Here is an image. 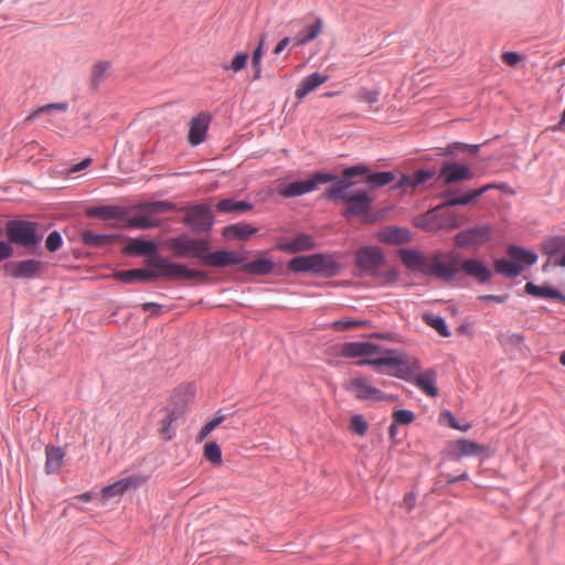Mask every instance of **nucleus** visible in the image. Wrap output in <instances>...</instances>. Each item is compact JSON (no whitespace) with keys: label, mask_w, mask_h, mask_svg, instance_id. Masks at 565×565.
I'll return each instance as SVG.
<instances>
[{"label":"nucleus","mask_w":565,"mask_h":565,"mask_svg":"<svg viewBox=\"0 0 565 565\" xmlns=\"http://www.w3.org/2000/svg\"><path fill=\"white\" fill-rule=\"evenodd\" d=\"M358 365L388 366L391 370L386 372L387 375L414 384L430 397L438 395L436 371L429 369L418 376H414V371L420 369L419 362L414 360L409 363L407 354L404 351L394 349L385 350L383 356L361 360L358 362Z\"/></svg>","instance_id":"obj_1"},{"label":"nucleus","mask_w":565,"mask_h":565,"mask_svg":"<svg viewBox=\"0 0 565 565\" xmlns=\"http://www.w3.org/2000/svg\"><path fill=\"white\" fill-rule=\"evenodd\" d=\"M367 172L369 167L363 163L345 168L341 177L335 174V179L331 181L332 185L323 192L322 198L328 201L344 202L345 209L342 211V216L347 220L369 213L372 209V199L366 190L349 192L355 185L353 179Z\"/></svg>","instance_id":"obj_2"},{"label":"nucleus","mask_w":565,"mask_h":565,"mask_svg":"<svg viewBox=\"0 0 565 565\" xmlns=\"http://www.w3.org/2000/svg\"><path fill=\"white\" fill-rule=\"evenodd\" d=\"M167 248L175 257H193L203 265L226 267L242 264L246 259V250L220 249L210 252V243L204 238H194L186 233L170 237L166 241Z\"/></svg>","instance_id":"obj_3"},{"label":"nucleus","mask_w":565,"mask_h":565,"mask_svg":"<svg viewBox=\"0 0 565 565\" xmlns=\"http://www.w3.org/2000/svg\"><path fill=\"white\" fill-rule=\"evenodd\" d=\"M399 257L411 271H418L426 277H435L445 282L452 281L458 273L455 267L456 257L454 256L448 263H444L439 253H435L430 258H427L418 250L402 248L399 249Z\"/></svg>","instance_id":"obj_4"},{"label":"nucleus","mask_w":565,"mask_h":565,"mask_svg":"<svg viewBox=\"0 0 565 565\" xmlns=\"http://www.w3.org/2000/svg\"><path fill=\"white\" fill-rule=\"evenodd\" d=\"M43 226L39 222L13 218L6 223V234L10 243L30 250L38 249L44 238Z\"/></svg>","instance_id":"obj_5"},{"label":"nucleus","mask_w":565,"mask_h":565,"mask_svg":"<svg viewBox=\"0 0 565 565\" xmlns=\"http://www.w3.org/2000/svg\"><path fill=\"white\" fill-rule=\"evenodd\" d=\"M507 253L511 259L497 258L493 262V268L497 274L509 278L518 277L523 271L524 265L532 266L539 259L535 252L513 244L508 246Z\"/></svg>","instance_id":"obj_6"},{"label":"nucleus","mask_w":565,"mask_h":565,"mask_svg":"<svg viewBox=\"0 0 565 565\" xmlns=\"http://www.w3.org/2000/svg\"><path fill=\"white\" fill-rule=\"evenodd\" d=\"M147 265L158 269V271H156L158 278L169 280H191L205 277L204 271L188 268L184 264L169 262L168 258L161 255L152 259H147Z\"/></svg>","instance_id":"obj_7"},{"label":"nucleus","mask_w":565,"mask_h":565,"mask_svg":"<svg viewBox=\"0 0 565 565\" xmlns=\"http://www.w3.org/2000/svg\"><path fill=\"white\" fill-rule=\"evenodd\" d=\"M334 179L335 174L333 173L317 171L307 180L286 183L278 190V193L282 198H298L311 193L321 184L331 183Z\"/></svg>","instance_id":"obj_8"},{"label":"nucleus","mask_w":565,"mask_h":565,"mask_svg":"<svg viewBox=\"0 0 565 565\" xmlns=\"http://www.w3.org/2000/svg\"><path fill=\"white\" fill-rule=\"evenodd\" d=\"M492 227L486 223L463 228L454 236V244L458 248L479 249L492 239Z\"/></svg>","instance_id":"obj_9"},{"label":"nucleus","mask_w":565,"mask_h":565,"mask_svg":"<svg viewBox=\"0 0 565 565\" xmlns=\"http://www.w3.org/2000/svg\"><path fill=\"white\" fill-rule=\"evenodd\" d=\"M501 186L494 183H488L478 189H468V190H446L441 193V196L445 199L439 205L436 206V211L445 209V207H454L458 205H468L487 191L491 189H500Z\"/></svg>","instance_id":"obj_10"},{"label":"nucleus","mask_w":565,"mask_h":565,"mask_svg":"<svg viewBox=\"0 0 565 565\" xmlns=\"http://www.w3.org/2000/svg\"><path fill=\"white\" fill-rule=\"evenodd\" d=\"M184 224L195 233H209L214 224L210 206L196 204L185 209Z\"/></svg>","instance_id":"obj_11"},{"label":"nucleus","mask_w":565,"mask_h":565,"mask_svg":"<svg viewBox=\"0 0 565 565\" xmlns=\"http://www.w3.org/2000/svg\"><path fill=\"white\" fill-rule=\"evenodd\" d=\"M43 264L40 259L13 260L4 265V274L13 279H35L40 277Z\"/></svg>","instance_id":"obj_12"},{"label":"nucleus","mask_w":565,"mask_h":565,"mask_svg":"<svg viewBox=\"0 0 565 565\" xmlns=\"http://www.w3.org/2000/svg\"><path fill=\"white\" fill-rule=\"evenodd\" d=\"M437 174L445 185L456 184L460 181H469L475 177L472 170L467 163H460L455 160H445Z\"/></svg>","instance_id":"obj_13"},{"label":"nucleus","mask_w":565,"mask_h":565,"mask_svg":"<svg viewBox=\"0 0 565 565\" xmlns=\"http://www.w3.org/2000/svg\"><path fill=\"white\" fill-rule=\"evenodd\" d=\"M344 388L354 394L359 401L380 402L386 398V394L381 390L372 386L366 377H354L344 384Z\"/></svg>","instance_id":"obj_14"},{"label":"nucleus","mask_w":565,"mask_h":565,"mask_svg":"<svg viewBox=\"0 0 565 565\" xmlns=\"http://www.w3.org/2000/svg\"><path fill=\"white\" fill-rule=\"evenodd\" d=\"M355 263L363 271L376 273L385 263V256L376 246H364L356 250Z\"/></svg>","instance_id":"obj_15"},{"label":"nucleus","mask_w":565,"mask_h":565,"mask_svg":"<svg viewBox=\"0 0 565 565\" xmlns=\"http://www.w3.org/2000/svg\"><path fill=\"white\" fill-rule=\"evenodd\" d=\"M455 267L458 271H462V274L467 277L475 278L478 284L483 285L490 281L492 278L491 269L486 265L484 260L479 258H467L463 259L460 264V267Z\"/></svg>","instance_id":"obj_16"},{"label":"nucleus","mask_w":565,"mask_h":565,"mask_svg":"<svg viewBox=\"0 0 565 565\" xmlns=\"http://www.w3.org/2000/svg\"><path fill=\"white\" fill-rule=\"evenodd\" d=\"M312 275L332 278L340 273L339 262L329 254H312Z\"/></svg>","instance_id":"obj_17"},{"label":"nucleus","mask_w":565,"mask_h":565,"mask_svg":"<svg viewBox=\"0 0 565 565\" xmlns=\"http://www.w3.org/2000/svg\"><path fill=\"white\" fill-rule=\"evenodd\" d=\"M122 253L128 256H146L147 259L159 256L156 243L140 237L130 238L129 243L124 246Z\"/></svg>","instance_id":"obj_18"},{"label":"nucleus","mask_w":565,"mask_h":565,"mask_svg":"<svg viewBox=\"0 0 565 565\" xmlns=\"http://www.w3.org/2000/svg\"><path fill=\"white\" fill-rule=\"evenodd\" d=\"M486 449L487 448L484 446L476 441L461 438L449 446V456L454 460H460L463 457L478 456L484 452Z\"/></svg>","instance_id":"obj_19"},{"label":"nucleus","mask_w":565,"mask_h":565,"mask_svg":"<svg viewBox=\"0 0 565 565\" xmlns=\"http://www.w3.org/2000/svg\"><path fill=\"white\" fill-rule=\"evenodd\" d=\"M143 482V478L129 476L127 478H122L109 486H106L102 490V495L104 499L109 500L111 498L122 495L130 488H138Z\"/></svg>","instance_id":"obj_20"},{"label":"nucleus","mask_w":565,"mask_h":565,"mask_svg":"<svg viewBox=\"0 0 565 565\" xmlns=\"http://www.w3.org/2000/svg\"><path fill=\"white\" fill-rule=\"evenodd\" d=\"M380 352V345L373 342H348L344 343L341 349V354L350 359L372 356Z\"/></svg>","instance_id":"obj_21"},{"label":"nucleus","mask_w":565,"mask_h":565,"mask_svg":"<svg viewBox=\"0 0 565 565\" xmlns=\"http://www.w3.org/2000/svg\"><path fill=\"white\" fill-rule=\"evenodd\" d=\"M210 120V115L206 114H200L192 118L188 136L189 142L192 146H199L205 140Z\"/></svg>","instance_id":"obj_22"},{"label":"nucleus","mask_w":565,"mask_h":565,"mask_svg":"<svg viewBox=\"0 0 565 565\" xmlns=\"http://www.w3.org/2000/svg\"><path fill=\"white\" fill-rule=\"evenodd\" d=\"M315 247L316 243L313 237L306 233L297 234L292 239L278 244V249L291 254L311 250Z\"/></svg>","instance_id":"obj_23"},{"label":"nucleus","mask_w":565,"mask_h":565,"mask_svg":"<svg viewBox=\"0 0 565 565\" xmlns=\"http://www.w3.org/2000/svg\"><path fill=\"white\" fill-rule=\"evenodd\" d=\"M114 278L124 284H134L136 281H151L158 279L153 270L146 268H135L129 270H119L114 273Z\"/></svg>","instance_id":"obj_24"},{"label":"nucleus","mask_w":565,"mask_h":565,"mask_svg":"<svg viewBox=\"0 0 565 565\" xmlns=\"http://www.w3.org/2000/svg\"><path fill=\"white\" fill-rule=\"evenodd\" d=\"M132 211H139L138 209H134L132 206H127V216L125 217V222L127 226L130 228H156L160 226V221L157 218H152L150 214L143 212L142 214H131Z\"/></svg>","instance_id":"obj_25"},{"label":"nucleus","mask_w":565,"mask_h":565,"mask_svg":"<svg viewBox=\"0 0 565 565\" xmlns=\"http://www.w3.org/2000/svg\"><path fill=\"white\" fill-rule=\"evenodd\" d=\"M436 172L429 169H419L413 174H402L397 183L394 185L395 189H415L416 186L425 183L429 179L434 178Z\"/></svg>","instance_id":"obj_26"},{"label":"nucleus","mask_w":565,"mask_h":565,"mask_svg":"<svg viewBox=\"0 0 565 565\" xmlns=\"http://www.w3.org/2000/svg\"><path fill=\"white\" fill-rule=\"evenodd\" d=\"M87 215L90 217H99L104 221L118 220L124 221L127 216V206L120 205H99L90 207L87 211Z\"/></svg>","instance_id":"obj_27"},{"label":"nucleus","mask_w":565,"mask_h":565,"mask_svg":"<svg viewBox=\"0 0 565 565\" xmlns=\"http://www.w3.org/2000/svg\"><path fill=\"white\" fill-rule=\"evenodd\" d=\"M379 239L382 243L390 245H398L407 243L412 239V234L408 228L398 226H388L379 232Z\"/></svg>","instance_id":"obj_28"},{"label":"nucleus","mask_w":565,"mask_h":565,"mask_svg":"<svg viewBox=\"0 0 565 565\" xmlns=\"http://www.w3.org/2000/svg\"><path fill=\"white\" fill-rule=\"evenodd\" d=\"M524 291L527 295H531L536 298H548L553 300H558L565 305V295L555 287L550 285L537 286L534 282H526L524 286Z\"/></svg>","instance_id":"obj_29"},{"label":"nucleus","mask_w":565,"mask_h":565,"mask_svg":"<svg viewBox=\"0 0 565 565\" xmlns=\"http://www.w3.org/2000/svg\"><path fill=\"white\" fill-rule=\"evenodd\" d=\"M329 79V76L326 74H321L319 72H313L307 77H305L300 85L297 87L295 92V96L297 99H303L309 93L315 90L320 85L324 84Z\"/></svg>","instance_id":"obj_30"},{"label":"nucleus","mask_w":565,"mask_h":565,"mask_svg":"<svg viewBox=\"0 0 565 565\" xmlns=\"http://www.w3.org/2000/svg\"><path fill=\"white\" fill-rule=\"evenodd\" d=\"M258 228L252 226L248 223L241 222L232 225H227L223 228L222 235L226 241L238 239L246 241L252 235L257 233Z\"/></svg>","instance_id":"obj_31"},{"label":"nucleus","mask_w":565,"mask_h":565,"mask_svg":"<svg viewBox=\"0 0 565 565\" xmlns=\"http://www.w3.org/2000/svg\"><path fill=\"white\" fill-rule=\"evenodd\" d=\"M479 152V145H469L460 141H455L449 145H447L444 148H438V156L447 157V156H454V157H460V156H468V157H476Z\"/></svg>","instance_id":"obj_32"},{"label":"nucleus","mask_w":565,"mask_h":565,"mask_svg":"<svg viewBox=\"0 0 565 565\" xmlns=\"http://www.w3.org/2000/svg\"><path fill=\"white\" fill-rule=\"evenodd\" d=\"M118 234H98L93 231H83L81 239L85 246L102 248L111 245L117 238Z\"/></svg>","instance_id":"obj_33"},{"label":"nucleus","mask_w":565,"mask_h":565,"mask_svg":"<svg viewBox=\"0 0 565 565\" xmlns=\"http://www.w3.org/2000/svg\"><path fill=\"white\" fill-rule=\"evenodd\" d=\"M241 270L253 276H267L273 273L275 264L268 258H258L252 262L244 263Z\"/></svg>","instance_id":"obj_34"},{"label":"nucleus","mask_w":565,"mask_h":565,"mask_svg":"<svg viewBox=\"0 0 565 565\" xmlns=\"http://www.w3.org/2000/svg\"><path fill=\"white\" fill-rule=\"evenodd\" d=\"M134 209H138L142 212H146L150 215H159L167 212H172L177 210V205L170 201H151V202H142L134 205Z\"/></svg>","instance_id":"obj_35"},{"label":"nucleus","mask_w":565,"mask_h":565,"mask_svg":"<svg viewBox=\"0 0 565 565\" xmlns=\"http://www.w3.org/2000/svg\"><path fill=\"white\" fill-rule=\"evenodd\" d=\"M64 451L61 447L46 446L45 448V470L46 473H55L61 469L64 459Z\"/></svg>","instance_id":"obj_36"},{"label":"nucleus","mask_w":565,"mask_h":565,"mask_svg":"<svg viewBox=\"0 0 565 565\" xmlns=\"http://www.w3.org/2000/svg\"><path fill=\"white\" fill-rule=\"evenodd\" d=\"M253 207L254 205L248 201H236L232 198L223 199L216 204V210L222 213H245Z\"/></svg>","instance_id":"obj_37"},{"label":"nucleus","mask_w":565,"mask_h":565,"mask_svg":"<svg viewBox=\"0 0 565 565\" xmlns=\"http://www.w3.org/2000/svg\"><path fill=\"white\" fill-rule=\"evenodd\" d=\"M322 19L317 18L315 23L306 26L303 30H301L294 39V42L296 45H306L307 43L313 41L322 29Z\"/></svg>","instance_id":"obj_38"},{"label":"nucleus","mask_w":565,"mask_h":565,"mask_svg":"<svg viewBox=\"0 0 565 565\" xmlns=\"http://www.w3.org/2000/svg\"><path fill=\"white\" fill-rule=\"evenodd\" d=\"M542 252L548 257L565 253V235L548 236L542 243Z\"/></svg>","instance_id":"obj_39"},{"label":"nucleus","mask_w":565,"mask_h":565,"mask_svg":"<svg viewBox=\"0 0 565 565\" xmlns=\"http://www.w3.org/2000/svg\"><path fill=\"white\" fill-rule=\"evenodd\" d=\"M363 177H365L366 184L372 189L387 185L395 180V173L392 171L371 172L369 169V172Z\"/></svg>","instance_id":"obj_40"},{"label":"nucleus","mask_w":565,"mask_h":565,"mask_svg":"<svg viewBox=\"0 0 565 565\" xmlns=\"http://www.w3.org/2000/svg\"><path fill=\"white\" fill-rule=\"evenodd\" d=\"M312 254L296 256L288 262V269L295 274H312Z\"/></svg>","instance_id":"obj_41"},{"label":"nucleus","mask_w":565,"mask_h":565,"mask_svg":"<svg viewBox=\"0 0 565 565\" xmlns=\"http://www.w3.org/2000/svg\"><path fill=\"white\" fill-rule=\"evenodd\" d=\"M166 416L160 420L159 433L164 440H171L175 436V431L171 428L177 422L178 416L174 409L167 408Z\"/></svg>","instance_id":"obj_42"},{"label":"nucleus","mask_w":565,"mask_h":565,"mask_svg":"<svg viewBox=\"0 0 565 565\" xmlns=\"http://www.w3.org/2000/svg\"><path fill=\"white\" fill-rule=\"evenodd\" d=\"M110 62L108 61H98L96 62L90 72V85L94 88H97L102 81L107 75L108 71L110 70Z\"/></svg>","instance_id":"obj_43"},{"label":"nucleus","mask_w":565,"mask_h":565,"mask_svg":"<svg viewBox=\"0 0 565 565\" xmlns=\"http://www.w3.org/2000/svg\"><path fill=\"white\" fill-rule=\"evenodd\" d=\"M68 109V103H51L43 106L38 107L34 111H32L26 118L25 122H32L39 115L51 113L53 110L65 113Z\"/></svg>","instance_id":"obj_44"},{"label":"nucleus","mask_w":565,"mask_h":565,"mask_svg":"<svg viewBox=\"0 0 565 565\" xmlns=\"http://www.w3.org/2000/svg\"><path fill=\"white\" fill-rule=\"evenodd\" d=\"M265 41H266V36L264 34L260 35L258 45L252 55V67L254 70V79H259L262 77V57L264 54Z\"/></svg>","instance_id":"obj_45"},{"label":"nucleus","mask_w":565,"mask_h":565,"mask_svg":"<svg viewBox=\"0 0 565 565\" xmlns=\"http://www.w3.org/2000/svg\"><path fill=\"white\" fill-rule=\"evenodd\" d=\"M460 225H461V222L454 214L444 216L437 225H433L428 221L425 222V224H423V226L428 230H441V228L455 230V228H459Z\"/></svg>","instance_id":"obj_46"},{"label":"nucleus","mask_w":565,"mask_h":565,"mask_svg":"<svg viewBox=\"0 0 565 565\" xmlns=\"http://www.w3.org/2000/svg\"><path fill=\"white\" fill-rule=\"evenodd\" d=\"M425 321L434 328L440 335L448 338L451 335V332L447 326L446 320L438 315H427L425 317Z\"/></svg>","instance_id":"obj_47"},{"label":"nucleus","mask_w":565,"mask_h":565,"mask_svg":"<svg viewBox=\"0 0 565 565\" xmlns=\"http://www.w3.org/2000/svg\"><path fill=\"white\" fill-rule=\"evenodd\" d=\"M204 457L213 465L222 463V448L216 441L206 443L204 446Z\"/></svg>","instance_id":"obj_48"},{"label":"nucleus","mask_w":565,"mask_h":565,"mask_svg":"<svg viewBox=\"0 0 565 565\" xmlns=\"http://www.w3.org/2000/svg\"><path fill=\"white\" fill-rule=\"evenodd\" d=\"M225 417L224 415H217L215 416L214 418H212L211 420L206 422L204 424V426L200 429L198 436H196V441L198 443H202L203 440H205L207 438V436L218 426L221 425L223 422H224Z\"/></svg>","instance_id":"obj_49"},{"label":"nucleus","mask_w":565,"mask_h":565,"mask_svg":"<svg viewBox=\"0 0 565 565\" xmlns=\"http://www.w3.org/2000/svg\"><path fill=\"white\" fill-rule=\"evenodd\" d=\"M380 95H381L380 89H369L366 87H361L356 92L355 98L359 102H363L369 105H374L379 102Z\"/></svg>","instance_id":"obj_50"},{"label":"nucleus","mask_w":565,"mask_h":565,"mask_svg":"<svg viewBox=\"0 0 565 565\" xmlns=\"http://www.w3.org/2000/svg\"><path fill=\"white\" fill-rule=\"evenodd\" d=\"M248 53L245 52H238L235 54L234 58L232 60L231 64H224L222 67L225 71H232L234 73L241 72L243 68H245L247 61H248Z\"/></svg>","instance_id":"obj_51"},{"label":"nucleus","mask_w":565,"mask_h":565,"mask_svg":"<svg viewBox=\"0 0 565 565\" xmlns=\"http://www.w3.org/2000/svg\"><path fill=\"white\" fill-rule=\"evenodd\" d=\"M63 236L58 231H52L45 239V248L50 253L57 252L63 246Z\"/></svg>","instance_id":"obj_52"},{"label":"nucleus","mask_w":565,"mask_h":565,"mask_svg":"<svg viewBox=\"0 0 565 565\" xmlns=\"http://www.w3.org/2000/svg\"><path fill=\"white\" fill-rule=\"evenodd\" d=\"M369 425L363 415L355 414L351 417L350 429L359 436H364L367 431Z\"/></svg>","instance_id":"obj_53"},{"label":"nucleus","mask_w":565,"mask_h":565,"mask_svg":"<svg viewBox=\"0 0 565 565\" xmlns=\"http://www.w3.org/2000/svg\"><path fill=\"white\" fill-rule=\"evenodd\" d=\"M367 320H337L332 323V328L337 331H344L367 324Z\"/></svg>","instance_id":"obj_54"},{"label":"nucleus","mask_w":565,"mask_h":565,"mask_svg":"<svg viewBox=\"0 0 565 565\" xmlns=\"http://www.w3.org/2000/svg\"><path fill=\"white\" fill-rule=\"evenodd\" d=\"M415 418L414 412L409 409H397L393 413V420L395 423L407 425L411 424Z\"/></svg>","instance_id":"obj_55"},{"label":"nucleus","mask_w":565,"mask_h":565,"mask_svg":"<svg viewBox=\"0 0 565 565\" xmlns=\"http://www.w3.org/2000/svg\"><path fill=\"white\" fill-rule=\"evenodd\" d=\"M509 297H510L509 294L482 295V296H479V300L482 302H487V303H490V302L503 303L509 299Z\"/></svg>","instance_id":"obj_56"},{"label":"nucleus","mask_w":565,"mask_h":565,"mask_svg":"<svg viewBox=\"0 0 565 565\" xmlns=\"http://www.w3.org/2000/svg\"><path fill=\"white\" fill-rule=\"evenodd\" d=\"M13 253H14V249L12 247V243H10L9 241L0 242V262L12 257Z\"/></svg>","instance_id":"obj_57"},{"label":"nucleus","mask_w":565,"mask_h":565,"mask_svg":"<svg viewBox=\"0 0 565 565\" xmlns=\"http://www.w3.org/2000/svg\"><path fill=\"white\" fill-rule=\"evenodd\" d=\"M502 60L508 65L513 66L521 60V55L516 52H504L502 54Z\"/></svg>","instance_id":"obj_58"},{"label":"nucleus","mask_w":565,"mask_h":565,"mask_svg":"<svg viewBox=\"0 0 565 565\" xmlns=\"http://www.w3.org/2000/svg\"><path fill=\"white\" fill-rule=\"evenodd\" d=\"M441 416L448 418L450 427H452L455 429H463V430L467 429V427L461 428L459 422L456 419V417L454 416V414L450 411H448V409L443 411Z\"/></svg>","instance_id":"obj_59"},{"label":"nucleus","mask_w":565,"mask_h":565,"mask_svg":"<svg viewBox=\"0 0 565 565\" xmlns=\"http://www.w3.org/2000/svg\"><path fill=\"white\" fill-rule=\"evenodd\" d=\"M90 163H92V159L90 158H85L81 162L74 164L70 169V172L75 173V172L82 171V170L86 169Z\"/></svg>","instance_id":"obj_60"},{"label":"nucleus","mask_w":565,"mask_h":565,"mask_svg":"<svg viewBox=\"0 0 565 565\" xmlns=\"http://www.w3.org/2000/svg\"><path fill=\"white\" fill-rule=\"evenodd\" d=\"M143 311H151L152 315H159L161 305L156 302H146L141 306Z\"/></svg>","instance_id":"obj_61"},{"label":"nucleus","mask_w":565,"mask_h":565,"mask_svg":"<svg viewBox=\"0 0 565 565\" xmlns=\"http://www.w3.org/2000/svg\"><path fill=\"white\" fill-rule=\"evenodd\" d=\"M290 43V39L288 36L280 40L276 47L274 49V54L279 55Z\"/></svg>","instance_id":"obj_62"},{"label":"nucleus","mask_w":565,"mask_h":565,"mask_svg":"<svg viewBox=\"0 0 565 565\" xmlns=\"http://www.w3.org/2000/svg\"><path fill=\"white\" fill-rule=\"evenodd\" d=\"M416 503V495L414 493H407L404 497V504L407 507L408 510L414 509Z\"/></svg>","instance_id":"obj_63"},{"label":"nucleus","mask_w":565,"mask_h":565,"mask_svg":"<svg viewBox=\"0 0 565 565\" xmlns=\"http://www.w3.org/2000/svg\"><path fill=\"white\" fill-rule=\"evenodd\" d=\"M468 479H469V475L467 472H463V473H461L460 476H457V477L449 476L448 479H447V483L448 484H454V483H457L459 481H465V480H468Z\"/></svg>","instance_id":"obj_64"}]
</instances>
